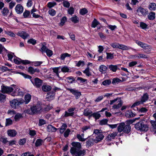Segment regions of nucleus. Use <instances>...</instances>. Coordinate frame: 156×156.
I'll return each instance as SVG.
<instances>
[{
    "label": "nucleus",
    "instance_id": "obj_1",
    "mask_svg": "<svg viewBox=\"0 0 156 156\" xmlns=\"http://www.w3.org/2000/svg\"><path fill=\"white\" fill-rule=\"evenodd\" d=\"M71 145L72 147L71 148L70 152L72 154L75 156H84L85 155L86 150H80L81 148V145L80 143L73 142L71 143Z\"/></svg>",
    "mask_w": 156,
    "mask_h": 156
},
{
    "label": "nucleus",
    "instance_id": "obj_2",
    "mask_svg": "<svg viewBox=\"0 0 156 156\" xmlns=\"http://www.w3.org/2000/svg\"><path fill=\"white\" fill-rule=\"evenodd\" d=\"M18 73L22 75L25 78L30 79L33 85L37 88H39L42 84V80L37 77L31 79L32 77L29 75L25 74L23 73L18 72Z\"/></svg>",
    "mask_w": 156,
    "mask_h": 156
},
{
    "label": "nucleus",
    "instance_id": "obj_3",
    "mask_svg": "<svg viewBox=\"0 0 156 156\" xmlns=\"http://www.w3.org/2000/svg\"><path fill=\"white\" fill-rule=\"evenodd\" d=\"M117 130L119 133L123 132L124 133L128 134L131 131V126L129 125H126L124 122H121L119 123Z\"/></svg>",
    "mask_w": 156,
    "mask_h": 156
},
{
    "label": "nucleus",
    "instance_id": "obj_4",
    "mask_svg": "<svg viewBox=\"0 0 156 156\" xmlns=\"http://www.w3.org/2000/svg\"><path fill=\"white\" fill-rule=\"evenodd\" d=\"M136 129L140 131H147L148 129V126L144 124L142 121H140L135 124L134 126Z\"/></svg>",
    "mask_w": 156,
    "mask_h": 156
},
{
    "label": "nucleus",
    "instance_id": "obj_5",
    "mask_svg": "<svg viewBox=\"0 0 156 156\" xmlns=\"http://www.w3.org/2000/svg\"><path fill=\"white\" fill-rule=\"evenodd\" d=\"M24 103L23 99H14L10 101V104L12 108L14 109Z\"/></svg>",
    "mask_w": 156,
    "mask_h": 156
},
{
    "label": "nucleus",
    "instance_id": "obj_6",
    "mask_svg": "<svg viewBox=\"0 0 156 156\" xmlns=\"http://www.w3.org/2000/svg\"><path fill=\"white\" fill-rule=\"evenodd\" d=\"M14 89L10 87L2 85L1 86V92L3 93L9 94L12 92Z\"/></svg>",
    "mask_w": 156,
    "mask_h": 156
},
{
    "label": "nucleus",
    "instance_id": "obj_7",
    "mask_svg": "<svg viewBox=\"0 0 156 156\" xmlns=\"http://www.w3.org/2000/svg\"><path fill=\"white\" fill-rule=\"evenodd\" d=\"M31 108L33 115L39 113L42 109L41 106L39 104H37Z\"/></svg>",
    "mask_w": 156,
    "mask_h": 156
},
{
    "label": "nucleus",
    "instance_id": "obj_8",
    "mask_svg": "<svg viewBox=\"0 0 156 156\" xmlns=\"http://www.w3.org/2000/svg\"><path fill=\"white\" fill-rule=\"evenodd\" d=\"M67 90L69 91L75 97L76 99L79 98L81 95V93L78 90L76 89H71L67 88Z\"/></svg>",
    "mask_w": 156,
    "mask_h": 156
},
{
    "label": "nucleus",
    "instance_id": "obj_9",
    "mask_svg": "<svg viewBox=\"0 0 156 156\" xmlns=\"http://www.w3.org/2000/svg\"><path fill=\"white\" fill-rule=\"evenodd\" d=\"M40 51L42 53L46 52L47 55L49 57L51 56L53 54L52 51L48 49L45 46L43 45L41 48Z\"/></svg>",
    "mask_w": 156,
    "mask_h": 156
},
{
    "label": "nucleus",
    "instance_id": "obj_10",
    "mask_svg": "<svg viewBox=\"0 0 156 156\" xmlns=\"http://www.w3.org/2000/svg\"><path fill=\"white\" fill-rule=\"evenodd\" d=\"M11 94L13 96H23L24 95V93L19 88L17 87L12 92Z\"/></svg>",
    "mask_w": 156,
    "mask_h": 156
},
{
    "label": "nucleus",
    "instance_id": "obj_11",
    "mask_svg": "<svg viewBox=\"0 0 156 156\" xmlns=\"http://www.w3.org/2000/svg\"><path fill=\"white\" fill-rule=\"evenodd\" d=\"M86 146L87 148L90 147L93 145L95 143L94 139L92 138H86Z\"/></svg>",
    "mask_w": 156,
    "mask_h": 156
},
{
    "label": "nucleus",
    "instance_id": "obj_12",
    "mask_svg": "<svg viewBox=\"0 0 156 156\" xmlns=\"http://www.w3.org/2000/svg\"><path fill=\"white\" fill-rule=\"evenodd\" d=\"M136 12L138 13H141L144 16H146L148 13V11L147 9H144L141 6L138 8Z\"/></svg>",
    "mask_w": 156,
    "mask_h": 156
},
{
    "label": "nucleus",
    "instance_id": "obj_13",
    "mask_svg": "<svg viewBox=\"0 0 156 156\" xmlns=\"http://www.w3.org/2000/svg\"><path fill=\"white\" fill-rule=\"evenodd\" d=\"M118 133V132H117L110 133L106 137V140L109 141H111L112 139H114L115 137L117 136Z\"/></svg>",
    "mask_w": 156,
    "mask_h": 156
},
{
    "label": "nucleus",
    "instance_id": "obj_14",
    "mask_svg": "<svg viewBox=\"0 0 156 156\" xmlns=\"http://www.w3.org/2000/svg\"><path fill=\"white\" fill-rule=\"evenodd\" d=\"M55 92L51 91L48 92L46 96L47 101H51L53 100L55 97Z\"/></svg>",
    "mask_w": 156,
    "mask_h": 156
},
{
    "label": "nucleus",
    "instance_id": "obj_15",
    "mask_svg": "<svg viewBox=\"0 0 156 156\" xmlns=\"http://www.w3.org/2000/svg\"><path fill=\"white\" fill-rule=\"evenodd\" d=\"M76 108H69L68 110V111H65L64 116L67 117L68 116H72L74 114V112H73L75 110Z\"/></svg>",
    "mask_w": 156,
    "mask_h": 156
},
{
    "label": "nucleus",
    "instance_id": "obj_16",
    "mask_svg": "<svg viewBox=\"0 0 156 156\" xmlns=\"http://www.w3.org/2000/svg\"><path fill=\"white\" fill-rule=\"evenodd\" d=\"M17 35L24 39L27 38L29 36L28 34L24 31L18 32L17 33Z\"/></svg>",
    "mask_w": 156,
    "mask_h": 156
},
{
    "label": "nucleus",
    "instance_id": "obj_17",
    "mask_svg": "<svg viewBox=\"0 0 156 156\" xmlns=\"http://www.w3.org/2000/svg\"><path fill=\"white\" fill-rule=\"evenodd\" d=\"M16 12L17 14H21L23 11V8L21 4H17L15 8Z\"/></svg>",
    "mask_w": 156,
    "mask_h": 156
},
{
    "label": "nucleus",
    "instance_id": "obj_18",
    "mask_svg": "<svg viewBox=\"0 0 156 156\" xmlns=\"http://www.w3.org/2000/svg\"><path fill=\"white\" fill-rule=\"evenodd\" d=\"M92 111L87 108L84 110L83 115L85 116H89V117H92Z\"/></svg>",
    "mask_w": 156,
    "mask_h": 156
},
{
    "label": "nucleus",
    "instance_id": "obj_19",
    "mask_svg": "<svg viewBox=\"0 0 156 156\" xmlns=\"http://www.w3.org/2000/svg\"><path fill=\"white\" fill-rule=\"evenodd\" d=\"M27 71L30 74H33L35 73H39L40 71V70L37 68L34 69L32 67H29L27 69Z\"/></svg>",
    "mask_w": 156,
    "mask_h": 156
},
{
    "label": "nucleus",
    "instance_id": "obj_20",
    "mask_svg": "<svg viewBox=\"0 0 156 156\" xmlns=\"http://www.w3.org/2000/svg\"><path fill=\"white\" fill-rule=\"evenodd\" d=\"M149 99V95L147 93L144 94L142 96L141 100L140 101L142 104L145 102Z\"/></svg>",
    "mask_w": 156,
    "mask_h": 156
},
{
    "label": "nucleus",
    "instance_id": "obj_21",
    "mask_svg": "<svg viewBox=\"0 0 156 156\" xmlns=\"http://www.w3.org/2000/svg\"><path fill=\"white\" fill-rule=\"evenodd\" d=\"M8 135L10 137H13L17 134L16 131L13 129H9L7 131Z\"/></svg>",
    "mask_w": 156,
    "mask_h": 156
},
{
    "label": "nucleus",
    "instance_id": "obj_22",
    "mask_svg": "<svg viewBox=\"0 0 156 156\" xmlns=\"http://www.w3.org/2000/svg\"><path fill=\"white\" fill-rule=\"evenodd\" d=\"M104 137V136L101 133L98 135H97V136H96L95 138L94 139L95 140V143H97L101 141L103 139Z\"/></svg>",
    "mask_w": 156,
    "mask_h": 156
},
{
    "label": "nucleus",
    "instance_id": "obj_23",
    "mask_svg": "<svg viewBox=\"0 0 156 156\" xmlns=\"http://www.w3.org/2000/svg\"><path fill=\"white\" fill-rule=\"evenodd\" d=\"M130 47H128L125 45L119 44L118 48L122 49L123 50H128L131 49Z\"/></svg>",
    "mask_w": 156,
    "mask_h": 156
},
{
    "label": "nucleus",
    "instance_id": "obj_24",
    "mask_svg": "<svg viewBox=\"0 0 156 156\" xmlns=\"http://www.w3.org/2000/svg\"><path fill=\"white\" fill-rule=\"evenodd\" d=\"M61 71L63 73L71 72L70 67L67 66H64L62 67H60Z\"/></svg>",
    "mask_w": 156,
    "mask_h": 156
},
{
    "label": "nucleus",
    "instance_id": "obj_25",
    "mask_svg": "<svg viewBox=\"0 0 156 156\" xmlns=\"http://www.w3.org/2000/svg\"><path fill=\"white\" fill-rule=\"evenodd\" d=\"M150 123L151 124V130L154 132L156 130V122L154 120H151L150 121Z\"/></svg>",
    "mask_w": 156,
    "mask_h": 156
},
{
    "label": "nucleus",
    "instance_id": "obj_26",
    "mask_svg": "<svg viewBox=\"0 0 156 156\" xmlns=\"http://www.w3.org/2000/svg\"><path fill=\"white\" fill-rule=\"evenodd\" d=\"M57 129L51 125H48L47 127V131L48 132H55Z\"/></svg>",
    "mask_w": 156,
    "mask_h": 156
},
{
    "label": "nucleus",
    "instance_id": "obj_27",
    "mask_svg": "<svg viewBox=\"0 0 156 156\" xmlns=\"http://www.w3.org/2000/svg\"><path fill=\"white\" fill-rule=\"evenodd\" d=\"M66 81L70 83H73L75 81V79L72 76H69L66 77Z\"/></svg>",
    "mask_w": 156,
    "mask_h": 156
},
{
    "label": "nucleus",
    "instance_id": "obj_28",
    "mask_svg": "<svg viewBox=\"0 0 156 156\" xmlns=\"http://www.w3.org/2000/svg\"><path fill=\"white\" fill-rule=\"evenodd\" d=\"M125 115L127 117L130 118L135 116L136 115L131 111L129 110L126 112Z\"/></svg>",
    "mask_w": 156,
    "mask_h": 156
},
{
    "label": "nucleus",
    "instance_id": "obj_29",
    "mask_svg": "<svg viewBox=\"0 0 156 156\" xmlns=\"http://www.w3.org/2000/svg\"><path fill=\"white\" fill-rule=\"evenodd\" d=\"M108 67L111 71L114 72H115L118 69H119L118 68V66L116 65H110L108 66Z\"/></svg>",
    "mask_w": 156,
    "mask_h": 156
},
{
    "label": "nucleus",
    "instance_id": "obj_30",
    "mask_svg": "<svg viewBox=\"0 0 156 156\" xmlns=\"http://www.w3.org/2000/svg\"><path fill=\"white\" fill-rule=\"evenodd\" d=\"M117 103H118L117 104H115L113 105L112 108L114 109H118L122 106V102L120 100H119L118 102H117ZM116 104H117V103H116Z\"/></svg>",
    "mask_w": 156,
    "mask_h": 156
},
{
    "label": "nucleus",
    "instance_id": "obj_31",
    "mask_svg": "<svg viewBox=\"0 0 156 156\" xmlns=\"http://www.w3.org/2000/svg\"><path fill=\"white\" fill-rule=\"evenodd\" d=\"M107 67L104 65H101L99 68V70L102 73H105L106 72Z\"/></svg>",
    "mask_w": 156,
    "mask_h": 156
},
{
    "label": "nucleus",
    "instance_id": "obj_32",
    "mask_svg": "<svg viewBox=\"0 0 156 156\" xmlns=\"http://www.w3.org/2000/svg\"><path fill=\"white\" fill-rule=\"evenodd\" d=\"M51 87L48 85H43L42 87V90L44 92L49 91L51 90Z\"/></svg>",
    "mask_w": 156,
    "mask_h": 156
},
{
    "label": "nucleus",
    "instance_id": "obj_33",
    "mask_svg": "<svg viewBox=\"0 0 156 156\" xmlns=\"http://www.w3.org/2000/svg\"><path fill=\"white\" fill-rule=\"evenodd\" d=\"M149 9L151 11H155L156 10V4L154 3H151L148 6Z\"/></svg>",
    "mask_w": 156,
    "mask_h": 156
},
{
    "label": "nucleus",
    "instance_id": "obj_34",
    "mask_svg": "<svg viewBox=\"0 0 156 156\" xmlns=\"http://www.w3.org/2000/svg\"><path fill=\"white\" fill-rule=\"evenodd\" d=\"M137 26L138 27H140L142 29L144 30L146 29L148 27L147 25L143 22H140L139 24V26L137 25Z\"/></svg>",
    "mask_w": 156,
    "mask_h": 156
},
{
    "label": "nucleus",
    "instance_id": "obj_35",
    "mask_svg": "<svg viewBox=\"0 0 156 156\" xmlns=\"http://www.w3.org/2000/svg\"><path fill=\"white\" fill-rule=\"evenodd\" d=\"M31 99V96L29 94H27L25 96V101L23 100L25 104H27L30 101Z\"/></svg>",
    "mask_w": 156,
    "mask_h": 156
},
{
    "label": "nucleus",
    "instance_id": "obj_36",
    "mask_svg": "<svg viewBox=\"0 0 156 156\" xmlns=\"http://www.w3.org/2000/svg\"><path fill=\"white\" fill-rule=\"evenodd\" d=\"M155 13L154 12H151L147 16V17L149 20H153L155 18Z\"/></svg>",
    "mask_w": 156,
    "mask_h": 156
},
{
    "label": "nucleus",
    "instance_id": "obj_37",
    "mask_svg": "<svg viewBox=\"0 0 156 156\" xmlns=\"http://www.w3.org/2000/svg\"><path fill=\"white\" fill-rule=\"evenodd\" d=\"M60 68V66L57 67H54L52 68L53 72L55 73V75L58 77L59 78V76L58 73V70Z\"/></svg>",
    "mask_w": 156,
    "mask_h": 156
},
{
    "label": "nucleus",
    "instance_id": "obj_38",
    "mask_svg": "<svg viewBox=\"0 0 156 156\" xmlns=\"http://www.w3.org/2000/svg\"><path fill=\"white\" fill-rule=\"evenodd\" d=\"M71 20L74 23H77L79 22V18L76 15H75L73 17L70 18Z\"/></svg>",
    "mask_w": 156,
    "mask_h": 156
},
{
    "label": "nucleus",
    "instance_id": "obj_39",
    "mask_svg": "<svg viewBox=\"0 0 156 156\" xmlns=\"http://www.w3.org/2000/svg\"><path fill=\"white\" fill-rule=\"evenodd\" d=\"M6 98V96L5 94L0 93V102H4L5 101Z\"/></svg>",
    "mask_w": 156,
    "mask_h": 156
},
{
    "label": "nucleus",
    "instance_id": "obj_40",
    "mask_svg": "<svg viewBox=\"0 0 156 156\" xmlns=\"http://www.w3.org/2000/svg\"><path fill=\"white\" fill-rule=\"evenodd\" d=\"M99 24V22L96 19H94L92 23L91 27L95 28Z\"/></svg>",
    "mask_w": 156,
    "mask_h": 156
},
{
    "label": "nucleus",
    "instance_id": "obj_41",
    "mask_svg": "<svg viewBox=\"0 0 156 156\" xmlns=\"http://www.w3.org/2000/svg\"><path fill=\"white\" fill-rule=\"evenodd\" d=\"M9 12V11L7 8H4L2 11V13L4 16H7Z\"/></svg>",
    "mask_w": 156,
    "mask_h": 156
},
{
    "label": "nucleus",
    "instance_id": "obj_42",
    "mask_svg": "<svg viewBox=\"0 0 156 156\" xmlns=\"http://www.w3.org/2000/svg\"><path fill=\"white\" fill-rule=\"evenodd\" d=\"M101 115L98 112L92 113V117L95 118V119H98L101 117Z\"/></svg>",
    "mask_w": 156,
    "mask_h": 156
},
{
    "label": "nucleus",
    "instance_id": "obj_43",
    "mask_svg": "<svg viewBox=\"0 0 156 156\" xmlns=\"http://www.w3.org/2000/svg\"><path fill=\"white\" fill-rule=\"evenodd\" d=\"M43 141L41 139H37L35 143V145L36 147H38L42 144Z\"/></svg>",
    "mask_w": 156,
    "mask_h": 156
},
{
    "label": "nucleus",
    "instance_id": "obj_44",
    "mask_svg": "<svg viewBox=\"0 0 156 156\" xmlns=\"http://www.w3.org/2000/svg\"><path fill=\"white\" fill-rule=\"evenodd\" d=\"M83 72L87 76H89L91 75V73L90 72L89 67H87L83 71Z\"/></svg>",
    "mask_w": 156,
    "mask_h": 156
},
{
    "label": "nucleus",
    "instance_id": "obj_45",
    "mask_svg": "<svg viewBox=\"0 0 156 156\" xmlns=\"http://www.w3.org/2000/svg\"><path fill=\"white\" fill-rule=\"evenodd\" d=\"M67 127V126L66 124H63L62 125L60 128V133L61 134L63 133Z\"/></svg>",
    "mask_w": 156,
    "mask_h": 156
},
{
    "label": "nucleus",
    "instance_id": "obj_46",
    "mask_svg": "<svg viewBox=\"0 0 156 156\" xmlns=\"http://www.w3.org/2000/svg\"><path fill=\"white\" fill-rule=\"evenodd\" d=\"M138 58H148L149 57L148 56L142 53H138Z\"/></svg>",
    "mask_w": 156,
    "mask_h": 156
},
{
    "label": "nucleus",
    "instance_id": "obj_47",
    "mask_svg": "<svg viewBox=\"0 0 156 156\" xmlns=\"http://www.w3.org/2000/svg\"><path fill=\"white\" fill-rule=\"evenodd\" d=\"M144 49L145 51L147 53H149L151 51V48L150 46L147 45L146 44Z\"/></svg>",
    "mask_w": 156,
    "mask_h": 156
},
{
    "label": "nucleus",
    "instance_id": "obj_48",
    "mask_svg": "<svg viewBox=\"0 0 156 156\" xmlns=\"http://www.w3.org/2000/svg\"><path fill=\"white\" fill-rule=\"evenodd\" d=\"M136 42L138 45L143 48L145 47V45L146 44L138 41H136Z\"/></svg>",
    "mask_w": 156,
    "mask_h": 156
},
{
    "label": "nucleus",
    "instance_id": "obj_49",
    "mask_svg": "<svg viewBox=\"0 0 156 156\" xmlns=\"http://www.w3.org/2000/svg\"><path fill=\"white\" fill-rule=\"evenodd\" d=\"M87 12V10L86 9L83 8L80 9V13L81 15H84L86 14Z\"/></svg>",
    "mask_w": 156,
    "mask_h": 156
},
{
    "label": "nucleus",
    "instance_id": "obj_50",
    "mask_svg": "<svg viewBox=\"0 0 156 156\" xmlns=\"http://www.w3.org/2000/svg\"><path fill=\"white\" fill-rule=\"evenodd\" d=\"M76 137L80 141L82 142L85 141L87 139L82 137L80 134H77L76 135Z\"/></svg>",
    "mask_w": 156,
    "mask_h": 156
},
{
    "label": "nucleus",
    "instance_id": "obj_51",
    "mask_svg": "<svg viewBox=\"0 0 156 156\" xmlns=\"http://www.w3.org/2000/svg\"><path fill=\"white\" fill-rule=\"evenodd\" d=\"M91 128V126H83L81 128V129L82 130V132L83 133L88 129H90Z\"/></svg>",
    "mask_w": 156,
    "mask_h": 156
},
{
    "label": "nucleus",
    "instance_id": "obj_52",
    "mask_svg": "<svg viewBox=\"0 0 156 156\" xmlns=\"http://www.w3.org/2000/svg\"><path fill=\"white\" fill-rule=\"evenodd\" d=\"M0 141L2 142L4 144H6L9 141L7 140V138H5L4 137H1L0 138Z\"/></svg>",
    "mask_w": 156,
    "mask_h": 156
},
{
    "label": "nucleus",
    "instance_id": "obj_53",
    "mask_svg": "<svg viewBox=\"0 0 156 156\" xmlns=\"http://www.w3.org/2000/svg\"><path fill=\"white\" fill-rule=\"evenodd\" d=\"M27 42L28 43L31 44L33 45H35L36 44L37 41L31 38L29 40L27 41Z\"/></svg>",
    "mask_w": 156,
    "mask_h": 156
},
{
    "label": "nucleus",
    "instance_id": "obj_54",
    "mask_svg": "<svg viewBox=\"0 0 156 156\" xmlns=\"http://www.w3.org/2000/svg\"><path fill=\"white\" fill-rule=\"evenodd\" d=\"M12 123V120L10 119H7L6 120L5 126H8Z\"/></svg>",
    "mask_w": 156,
    "mask_h": 156
},
{
    "label": "nucleus",
    "instance_id": "obj_55",
    "mask_svg": "<svg viewBox=\"0 0 156 156\" xmlns=\"http://www.w3.org/2000/svg\"><path fill=\"white\" fill-rule=\"evenodd\" d=\"M108 120L106 119H103L100 122V124L101 125H105L107 124Z\"/></svg>",
    "mask_w": 156,
    "mask_h": 156
},
{
    "label": "nucleus",
    "instance_id": "obj_56",
    "mask_svg": "<svg viewBox=\"0 0 156 156\" xmlns=\"http://www.w3.org/2000/svg\"><path fill=\"white\" fill-rule=\"evenodd\" d=\"M30 11L26 10L23 13V16L24 18L28 17L30 15Z\"/></svg>",
    "mask_w": 156,
    "mask_h": 156
},
{
    "label": "nucleus",
    "instance_id": "obj_57",
    "mask_svg": "<svg viewBox=\"0 0 156 156\" xmlns=\"http://www.w3.org/2000/svg\"><path fill=\"white\" fill-rule=\"evenodd\" d=\"M56 4V3L55 2H48V3L47 6L49 8H51Z\"/></svg>",
    "mask_w": 156,
    "mask_h": 156
},
{
    "label": "nucleus",
    "instance_id": "obj_58",
    "mask_svg": "<svg viewBox=\"0 0 156 156\" xmlns=\"http://www.w3.org/2000/svg\"><path fill=\"white\" fill-rule=\"evenodd\" d=\"M5 34H7L8 35H9L11 37H15V35L12 32L8 30L6 31Z\"/></svg>",
    "mask_w": 156,
    "mask_h": 156
},
{
    "label": "nucleus",
    "instance_id": "obj_59",
    "mask_svg": "<svg viewBox=\"0 0 156 156\" xmlns=\"http://www.w3.org/2000/svg\"><path fill=\"white\" fill-rule=\"evenodd\" d=\"M48 12L49 14L51 16H54L56 14V11L53 9H51L49 10Z\"/></svg>",
    "mask_w": 156,
    "mask_h": 156
},
{
    "label": "nucleus",
    "instance_id": "obj_60",
    "mask_svg": "<svg viewBox=\"0 0 156 156\" xmlns=\"http://www.w3.org/2000/svg\"><path fill=\"white\" fill-rule=\"evenodd\" d=\"M46 124V121L43 119H41L39 120L38 125L40 126H42Z\"/></svg>",
    "mask_w": 156,
    "mask_h": 156
},
{
    "label": "nucleus",
    "instance_id": "obj_61",
    "mask_svg": "<svg viewBox=\"0 0 156 156\" xmlns=\"http://www.w3.org/2000/svg\"><path fill=\"white\" fill-rule=\"evenodd\" d=\"M77 80L80 81V83H84L87 81V80L83 79L81 77H78L77 79Z\"/></svg>",
    "mask_w": 156,
    "mask_h": 156
},
{
    "label": "nucleus",
    "instance_id": "obj_62",
    "mask_svg": "<svg viewBox=\"0 0 156 156\" xmlns=\"http://www.w3.org/2000/svg\"><path fill=\"white\" fill-rule=\"evenodd\" d=\"M119 43L116 42L112 43L110 44V45L114 48H118Z\"/></svg>",
    "mask_w": 156,
    "mask_h": 156
},
{
    "label": "nucleus",
    "instance_id": "obj_63",
    "mask_svg": "<svg viewBox=\"0 0 156 156\" xmlns=\"http://www.w3.org/2000/svg\"><path fill=\"white\" fill-rule=\"evenodd\" d=\"M63 5L64 7L66 8H69L70 6V3L66 1H65L63 3Z\"/></svg>",
    "mask_w": 156,
    "mask_h": 156
},
{
    "label": "nucleus",
    "instance_id": "obj_64",
    "mask_svg": "<svg viewBox=\"0 0 156 156\" xmlns=\"http://www.w3.org/2000/svg\"><path fill=\"white\" fill-rule=\"evenodd\" d=\"M84 65V62L83 61L80 60L77 63H76V66L78 67H79L81 66H83Z\"/></svg>",
    "mask_w": 156,
    "mask_h": 156
}]
</instances>
